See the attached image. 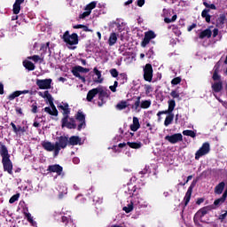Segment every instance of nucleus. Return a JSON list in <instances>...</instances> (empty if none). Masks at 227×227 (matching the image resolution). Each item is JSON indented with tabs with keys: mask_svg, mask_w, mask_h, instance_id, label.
<instances>
[{
	"mask_svg": "<svg viewBox=\"0 0 227 227\" xmlns=\"http://www.w3.org/2000/svg\"><path fill=\"white\" fill-rule=\"evenodd\" d=\"M51 47L52 46H51V42L42 43L39 50L41 58H54V55H52V51L51 50Z\"/></svg>",
	"mask_w": 227,
	"mask_h": 227,
	"instance_id": "nucleus-2",
	"label": "nucleus"
},
{
	"mask_svg": "<svg viewBox=\"0 0 227 227\" xmlns=\"http://www.w3.org/2000/svg\"><path fill=\"white\" fill-rule=\"evenodd\" d=\"M226 198H227V188L225 189V191L223 193L222 197L219 198V199H216L214 201L215 207H219L220 205H223V203H224V201H226Z\"/></svg>",
	"mask_w": 227,
	"mask_h": 227,
	"instance_id": "nucleus-25",
	"label": "nucleus"
},
{
	"mask_svg": "<svg viewBox=\"0 0 227 227\" xmlns=\"http://www.w3.org/2000/svg\"><path fill=\"white\" fill-rule=\"evenodd\" d=\"M53 152H54L53 153L54 157H58V155H59V152H61V148L55 145Z\"/></svg>",
	"mask_w": 227,
	"mask_h": 227,
	"instance_id": "nucleus-56",
	"label": "nucleus"
},
{
	"mask_svg": "<svg viewBox=\"0 0 227 227\" xmlns=\"http://www.w3.org/2000/svg\"><path fill=\"white\" fill-rule=\"evenodd\" d=\"M137 4L139 8H142V6H145V0H137Z\"/></svg>",
	"mask_w": 227,
	"mask_h": 227,
	"instance_id": "nucleus-64",
	"label": "nucleus"
},
{
	"mask_svg": "<svg viewBox=\"0 0 227 227\" xmlns=\"http://www.w3.org/2000/svg\"><path fill=\"white\" fill-rule=\"evenodd\" d=\"M2 164L4 166V171H7L9 175H13V163L10 158L2 159Z\"/></svg>",
	"mask_w": 227,
	"mask_h": 227,
	"instance_id": "nucleus-13",
	"label": "nucleus"
},
{
	"mask_svg": "<svg viewBox=\"0 0 227 227\" xmlns=\"http://www.w3.org/2000/svg\"><path fill=\"white\" fill-rule=\"evenodd\" d=\"M93 72L98 78H94V82H98L99 84L104 82V78H102V72L98 68L94 67Z\"/></svg>",
	"mask_w": 227,
	"mask_h": 227,
	"instance_id": "nucleus-29",
	"label": "nucleus"
},
{
	"mask_svg": "<svg viewBox=\"0 0 227 227\" xmlns=\"http://www.w3.org/2000/svg\"><path fill=\"white\" fill-rule=\"evenodd\" d=\"M145 55L147 58H153V56H155V53L153 52V49H150Z\"/></svg>",
	"mask_w": 227,
	"mask_h": 227,
	"instance_id": "nucleus-59",
	"label": "nucleus"
},
{
	"mask_svg": "<svg viewBox=\"0 0 227 227\" xmlns=\"http://www.w3.org/2000/svg\"><path fill=\"white\" fill-rule=\"evenodd\" d=\"M31 107V113H33V114H36V113H38V104L35 102L32 104Z\"/></svg>",
	"mask_w": 227,
	"mask_h": 227,
	"instance_id": "nucleus-51",
	"label": "nucleus"
},
{
	"mask_svg": "<svg viewBox=\"0 0 227 227\" xmlns=\"http://www.w3.org/2000/svg\"><path fill=\"white\" fill-rule=\"evenodd\" d=\"M209 13H210V9H204L201 12L202 19H205L207 24H210V20L212 19V16L209 15Z\"/></svg>",
	"mask_w": 227,
	"mask_h": 227,
	"instance_id": "nucleus-32",
	"label": "nucleus"
},
{
	"mask_svg": "<svg viewBox=\"0 0 227 227\" xmlns=\"http://www.w3.org/2000/svg\"><path fill=\"white\" fill-rule=\"evenodd\" d=\"M183 136H188L190 137H196V132L191 129H186L183 131Z\"/></svg>",
	"mask_w": 227,
	"mask_h": 227,
	"instance_id": "nucleus-43",
	"label": "nucleus"
},
{
	"mask_svg": "<svg viewBox=\"0 0 227 227\" xmlns=\"http://www.w3.org/2000/svg\"><path fill=\"white\" fill-rule=\"evenodd\" d=\"M165 140L168 141L171 145H176V143H180V141H184V136L182 133H175L171 136L167 135L165 137Z\"/></svg>",
	"mask_w": 227,
	"mask_h": 227,
	"instance_id": "nucleus-10",
	"label": "nucleus"
},
{
	"mask_svg": "<svg viewBox=\"0 0 227 227\" xmlns=\"http://www.w3.org/2000/svg\"><path fill=\"white\" fill-rule=\"evenodd\" d=\"M68 144L70 146H76L77 145H81V137H79V136H72L68 139Z\"/></svg>",
	"mask_w": 227,
	"mask_h": 227,
	"instance_id": "nucleus-26",
	"label": "nucleus"
},
{
	"mask_svg": "<svg viewBox=\"0 0 227 227\" xmlns=\"http://www.w3.org/2000/svg\"><path fill=\"white\" fill-rule=\"evenodd\" d=\"M58 109L59 111H62V115L64 121H67L70 116V106H68V103H62L57 106Z\"/></svg>",
	"mask_w": 227,
	"mask_h": 227,
	"instance_id": "nucleus-7",
	"label": "nucleus"
},
{
	"mask_svg": "<svg viewBox=\"0 0 227 227\" xmlns=\"http://www.w3.org/2000/svg\"><path fill=\"white\" fill-rule=\"evenodd\" d=\"M173 114L172 112H169V110H168H168H164V111H160V112H158V114H157V116H159V118H160V115L161 114Z\"/></svg>",
	"mask_w": 227,
	"mask_h": 227,
	"instance_id": "nucleus-54",
	"label": "nucleus"
},
{
	"mask_svg": "<svg viewBox=\"0 0 227 227\" xmlns=\"http://www.w3.org/2000/svg\"><path fill=\"white\" fill-rule=\"evenodd\" d=\"M226 215H227L226 213L222 214V215H219L218 219L221 221V223L224 222V220L226 219Z\"/></svg>",
	"mask_w": 227,
	"mask_h": 227,
	"instance_id": "nucleus-62",
	"label": "nucleus"
},
{
	"mask_svg": "<svg viewBox=\"0 0 227 227\" xmlns=\"http://www.w3.org/2000/svg\"><path fill=\"white\" fill-rule=\"evenodd\" d=\"M129 106V103L127 101H121L116 105V109L119 111H123V109H127Z\"/></svg>",
	"mask_w": 227,
	"mask_h": 227,
	"instance_id": "nucleus-38",
	"label": "nucleus"
},
{
	"mask_svg": "<svg viewBox=\"0 0 227 227\" xmlns=\"http://www.w3.org/2000/svg\"><path fill=\"white\" fill-rule=\"evenodd\" d=\"M129 128L132 132H137V130L141 129V124L139 123V119L137 117H133V123Z\"/></svg>",
	"mask_w": 227,
	"mask_h": 227,
	"instance_id": "nucleus-23",
	"label": "nucleus"
},
{
	"mask_svg": "<svg viewBox=\"0 0 227 227\" xmlns=\"http://www.w3.org/2000/svg\"><path fill=\"white\" fill-rule=\"evenodd\" d=\"M117 41H118V35H116V33H112L108 39L109 45L110 46L114 45V43H116Z\"/></svg>",
	"mask_w": 227,
	"mask_h": 227,
	"instance_id": "nucleus-36",
	"label": "nucleus"
},
{
	"mask_svg": "<svg viewBox=\"0 0 227 227\" xmlns=\"http://www.w3.org/2000/svg\"><path fill=\"white\" fill-rule=\"evenodd\" d=\"M197 26H198V25H196V23L192 24L191 26H189V27H187V31H188L189 33H191V31H192V30L194 29V27H197Z\"/></svg>",
	"mask_w": 227,
	"mask_h": 227,
	"instance_id": "nucleus-63",
	"label": "nucleus"
},
{
	"mask_svg": "<svg viewBox=\"0 0 227 227\" xmlns=\"http://www.w3.org/2000/svg\"><path fill=\"white\" fill-rule=\"evenodd\" d=\"M145 90L146 95H150V93H152L153 91L151 85H145Z\"/></svg>",
	"mask_w": 227,
	"mask_h": 227,
	"instance_id": "nucleus-57",
	"label": "nucleus"
},
{
	"mask_svg": "<svg viewBox=\"0 0 227 227\" xmlns=\"http://www.w3.org/2000/svg\"><path fill=\"white\" fill-rule=\"evenodd\" d=\"M17 97H20V92L16 90L8 96V100H15Z\"/></svg>",
	"mask_w": 227,
	"mask_h": 227,
	"instance_id": "nucleus-45",
	"label": "nucleus"
},
{
	"mask_svg": "<svg viewBox=\"0 0 227 227\" xmlns=\"http://www.w3.org/2000/svg\"><path fill=\"white\" fill-rule=\"evenodd\" d=\"M212 90L215 91V93H219L223 90V82H216L214 84H212Z\"/></svg>",
	"mask_w": 227,
	"mask_h": 227,
	"instance_id": "nucleus-33",
	"label": "nucleus"
},
{
	"mask_svg": "<svg viewBox=\"0 0 227 227\" xmlns=\"http://www.w3.org/2000/svg\"><path fill=\"white\" fill-rule=\"evenodd\" d=\"M75 120L80 122V125L77 126V130H82L86 127V115L79 110L75 114Z\"/></svg>",
	"mask_w": 227,
	"mask_h": 227,
	"instance_id": "nucleus-9",
	"label": "nucleus"
},
{
	"mask_svg": "<svg viewBox=\"0 0 227 227\" xmlns=\"http://www.w3.org/2000/svg\"><path fill=\"white\" fill-rule=\"evenodd\" d=\"M97 95H98V87L88 91L87 101L92 102L93 98H95V97H97Z\"/></svg>",
	"mask_w": 227,
	"mask_h": 227,
	"instance_id": "nucleus-22",
	"label": "nucleus"
},
{
	"mask_svg": "<svg viewBox=\"0 0 227 227\" xmlns=\"http://www.w3.org/2000/svg\"><path fill=\"white\" fill-rule=\"evenodd\" d=\"M29 209L27 207L23 211V215H25V219L31 224V226L36 227V222L33 220V216L31 215V213H28Z\"/></svg>",
	"mask_w": 227,
	"mask_h": 227,
	"instance_id": "nucleus-19",
	"label": "nucleus"
},
{
	"mask_svg": "<svg viewBox=\"0 0 227 227\" xmlns=\"http://www.w3.org/2000/svg\"><path fill=\"white\" fill-rule=\"evenodd\" d=\"M12 12L14 15H19L20 13V4H17L16 2L13 4Z\"/></svg>",
	"mask_w": 227,
	"mask_h": 227,
	"instance_id": "nucleus-44",
	"label": "nucleus"
},
{
	"mask_svg": "<svg viewBox=\"0 0 227 227\" xmlns=\"http://www.w3.org/2000/svg\"><path fill=\"white\" fill-rule=\"evenodd\" d=\"M50 106L51 107V110L55 111V113H57V116L58 114H59V112H58V108H56V106L54 105V102L50 103Z\"/></svg>",
	"mask_w": 227,
	"mask_h": 227,
	"instance_id": "nucleus-61",
	"label": "nucleus"
},
{
	"mask_svg": "<svg viewBox=\"0 0 227 227\" xmlns=\"http://www.w3.org/2000/svg\"><path fill=\"white\" fill-rule=\"evenodd\" d=\"M213 80L214 81H220L221 80V75H219V73L216 72H214L213 74Z\"/></svg>",
	"mask_w": 227,
	"mask_h": 227,
	"instance_id": "nucleus-58",
	"label": "nucleus"
},
{
	"mask_svg": "<svg viewBox=\"0 0 227 227\" xmlns=\"http://www.w3.org/2000/svg\"><path fill=\"white\" fill-rule=\"evenodd\" d=\"M39 95L43 98H47L49 104H51L52 102H54V98H52V95L49 93V90H45L44 95H43L42 92H39Z\"/></svg>",
	"mask_w": 227,
	"mask_h": 227,
	"instance_id": "nucleus-35",
	"label": "nucleus"
},
{
	"mask_svg": "<svg viewBox=\"0 0 227 227\" xmlns=\"http://www.w3.org/2000/svg\"><path fill=\"white\" fill-rule=\"evenodd\" d=\"M144 80L147 82H152L153 80V67H152V64H146L144 67Z\"/></svg>",
	"mask_w": 227,
	"mask_h": 227,
	"instance_id": "nucleus-6",
	"label": "nucleus"
},
{
	"mask_svg": "<svg viewBox=\"0 0 227 227\" xmlns=\"http://www.w3.org/2000/svg\"><path fill=\"white\" fill-rule=\"evenodd\" d=\"M170 97H172V98H178V100H181L180 93H178L177 90H172L170 92Z\"/></svg>",
	"mask_w": 227,
	"mask_h": 227,
	"instance_id": "nucleus-50",
	"label": "nucleus"
},
{
	"mask_svg": "<svg viewBox=\"0 0 227 227\" xmlns=\"http://www.w3.org/2000/svg\"><path fill=\"white\" fill-rule=\"evenodd\" d=\"M212 37V30L210 28H207L201 31L199 35V38L203 40L204 38H211Z\"/></svg>",
	"mask_w": 227,
	"mask_h": 227,
	"instance_id": "nucleus-27",
	"label": "nucleus"
},
{
	"mask_svg": "<svg viewBox=\"0 0 227 227\" xmlns=\"http://www.w3.org/2000/svg\"><path fill=\"white\" fill-rule=\"evenodd\" d=\"M94 8H97V2H91V3L88 4L85 6V11L90 12V13H91V10H94Z\"/></svg>",
	"mask_w": 227,
	"mask_h": 227,
	"instance_id": "nucleus-41",
	"label": "nucleus"
},
{
	"mask_svg": "<svg viewBox=\"0 0 227 227\" xmlns=\"http://www.w3.org/2000/svg\"><path fill=\"white\" fill-rule=\"evenodd\" d=\"M203 4L206 8H209L210 10H217V7H215V4H208L207 0H203Z\"/></svg>",
	"mask_w": 227,
	"mask_h": 227,
	"instance_id": "nucleus-47",
	"label": "nucleus"
},
{
	"mask_svg": "<svg viewBox=\"0 0 227 227\" xmlns=\"http://www.w3.org/2000/svg\"><path fill=\"white\" fill-rule=\"evenodd\" d=\"M139 106L141 109H148L150 106H152L151 100H144L141 102V96L137 97V100L135 101L134 105L131 106V109H135L137 111L139 109Z\"/></svg>",
	"mask_w": 227,
	"mask_h": 227,
	"instance_id": "nucleus-4",
	"label": "nucleus"
},
{
	"mask_svg": "<svg viewBox=\"0 0 227 227\" xmlns=\"http://www.w3.org/2000/svg\"><path fill=\"white\" fill-rule=\"evenodd\" d=\"M90 72V68L82 67L81 66H76L73 67L72 74L74 75V77H79V74H88Z\"/></svg>",
	"mask_w": 227,
	"mask_h": 227,
	"instance_id": "nucleus-17",
	"label": "nucleus"
},
{
	"mask_svg": "<svg viewBox=\"0 0 227 227\" xmlns=\"http://www.w3.org/2000/svg\"><path fill=\"white\" fill-rule=\"evenodd\" d=\"M224 187H226V184L224 182L219 183L215 187V194H223V191H224Z\"/></svg>",
	"mask_w": 227,
	"mask_h": 227,
	"instance_id": "nucleus-31",
	"label": "nucleus"
},
{
	"mask_svg": "<svg viewBox=\"0 0 227 227\" xmlns=\"http://www.w3.org/2000/svg\"><path fill=\"white\" fill-rule=\"evenodd\" d=\"M127 145L129 148H133V150H139L143 146L141 142H127Z\"/></svg>",
	"mask_w": 227,
	"mask_h": 227,
	"instance_id": "nucleus-34",
	"label": "nucleus"
},
{
	"mask_svg": "<svg viewBox=\"0 0 227 227\" xmlns=\"http://www.w3.org/2000/svg\"><path fill=\"white\" fill-rule=\"evenodd\" d=\"M91 15L90 11H85L82 14L79 15V19H86V17H90Z\"/></svg>",
	"mask_w": 227,
	"mask_h": 227,
	"instance_id": "nucleus-52",
	"label": "nucleus"
},
{
	"mask_svg": "<svg viewBox=\"0 0 227 227\" xmlns=\"http://www.w3.org/2000/svg\"><path fill=\"white\" fill-rule=\"evenodd\" d=\"M36 86H38L39 90H51V84H52V79H37L35 82Z\"/></svg>",
	"mask_w": 227,
	"mask_h": 227,
	"instance_id": "nucleus-11",
	"label": "nucleus"
},
{
	"mask_svg": "<svg viewBox=\"0 0 227 227\" xmlns=\"http://www.w3.org/2000/svg\"><path fill=\"white\" fill-rule=\"evenodd\" d=\"M122 210L124 212H126V214H130V212H132V210H134V203L131 202V203L128 204V206L124 207L122 208Z\"/></svg>",
	"mask_w": 227,
	"mask_h": 227,
	"instance_id": "nucleus-42",
	"label": "nucleus"
},
{
	"mask_svg": "<svg viewBox=\"0 0 227 227\" xmlns=\"http://www.w3.org/2000/svg\"><path fill=\"white\" fill-rule=\"evenodd\" d=\"M62 40L67 45H77L79 43V35L76 33L70 35V32L67 30L62 36Z\"/></svg>",
	"mask_w": 227,
	"mask_h": 227,
	"instance_id": "nucleus-1",
	"label": "nucleus"
},
{
	"mask_svg": "<svg viewBox=\"0 0 227 227\" xmlns=\"http://www.w3.org/2000/svg\"><path fill=\"white\" fill-rule=\"evenodd\" d=\"M157 35L153 30H149L147 32H145V36L143 41L141 42V47H146L153 38H156Z\"/></svg>",
	"mask_w": 227,
	"mask_h": 227,
	"instance_id": "nucleus-8",
	"label": "nucleus"
},
{
	"mask_svg": "<svg viewBox=\"0 0 227 227\" xmlns=\"http://www.w3.org/2000/svg\"><path fill=\"white\" fill-rule=\"evenodd\" d=\"M48 173H56L58 176H61L63 168L59 164L49 165L47 168Z\"/></svg>",
	"mask_w": 227,
	"mask_h": 227,
	"instance_id": "nucleus-16",
	"label": "nucleus"
},
{
	"mask_svg": "<svg viewBox=\"0 0 227 227\" xmlns=\"http://www.w3.org/2000/svg\"><path fill=\"white\" fill-rule=\"evenodd\" d=\"M77 129V124L75 123V119H74L73 117H69L68 119H66V121H64V119H61V128L62 129Z\"/></svg>",
	"mask_w": 227,
	"mask_h": 227,
	"instance_id": "nucleus-12",
	"label": "nucleus"
},
{
	"mask_svg": "<svg viewBox=\"0 0 227 227\" xmlns=\"http://www.w3.org/2000/svg\"><path fill=\"white\" fill-rule=\"evenodd\" d=\"M168 111L172 112L175 111V107L176 106V102L175 101V99H170L168 102Z\"/></svg>",
	"mask_w": 227,
	"mask_h": 227,
	"instance_id": "nucleus-40",
	"label": "nucleus"
},
{
	"mask_svg": "<svg viewBox=\"0 0 227 227\" xmlns=\"http://www.w3.org/2000/svg\"><path fill=\"white\" fill-rule=\"evenodd\" d=\"M0 155L2 159L10 158V153H8V147H6V145L3 142H0Z\"/></svg>",
	"mask_w": 227,
	"mask_h": 227,
	"instance_id": "nucleus-18",
	"label": "nucleus"
},
{
	"mask_svg": "<svg viewBox=\"0 0 227 227\" xmlns=\"http://www.w3.org/2000/svg\"><path fill=\"white\" fill-rule=\"evenodd\" d=\"M61 223H63L65 227H75L70 216H61Z\"/></svg>",
	"mask_w": 227,
	"mask_h": 227,
	"instance_id": "nucleus-24",
	"label": "nucleus"
},
{
	"mask_svg": "<svg viewBox=\"0 0 227 227\" xmlns=\"http://www.w3.org/2000/svg\"><path fill=\"white\" fill-rule=\"evenodd\" d=\"M19 198H20V194L17 193L14 194L12 197H11V199L9 200V203H15V201H19Z\"/></svg>",
	"mask_w": 227,
	"mask_h": 227,
	"instance_id": "nucleus-49",
	"label": "nucleus"
},
{
	"mask_svg": "<svg viewBox=\"0 0 227 227\" xmlns=\"http://www.w3.org/2000/svg\"><path fill=\"white\" fill-rule=\"evenodd\" d=\"M11 127H12V130L14 134H20V132L22 131V127L17 126L13 122H11Z\"/></svg>",
	"mask_w": 227,
	"mask_h": 227,
	"instance_id": "nucleus-39",
	"label": "nucleus"
},
{
	"mask_svg": "<svg viewBox=\"0 0 227 227\" xmlns=\"http://www.w3.org/2000/svg\"><path fill=\"white\" fill-rule=\"evenodd\" d=\"M181 82H182V78L180 76L176 77V78L172 79V81H171L172 86H176L177 84H180Z\"/></svg>",
	"mask_w": 227,
	"mask_h": 227,
	"instance_id": "nucleus-48",
	"label": "nucleus"
},
{
	"mask_svg": "<svg viewBox=\"0 0 227 227\" xmlns=\"http://www.w3.org/2000/svg\"><path fill=\"white\" fill-rule=\"evenodd\" d=\"M200 219H201V217L196 216V214H195V215H194V217H193V223H195V224H196L197 226H200Z\"/></svg>",
	"mask_w": 227,
	"mask_h": 227,
	"instance_id": "nucleus-60",
	"label": "nucleus"
},
{
	"mask_svg": "<svg viewBox=\"0 0 227 227\" xmlns=\"http://www.w3.org/2000/svg\"><path fill=\"white\" fill-rule=\"evenodd\" d=\"M194 187H196V181L192 182L185 193V196L184 198V207H187V205H189V201H191V196H192V190L194 189Z\"/></svg>",
	"mask_w": 227,
	"mask_h": 227,
	"instance_id": "nucleus-14",
	"label": "nucleus"
},
{
	"mask_svg": "<svg viewBox=\"0 0 227 227\" xmlns=\"http://www.w3.org/2000/svg\"><path fill=\"white\" fill-rule=\"evenodd\" d=\"M210 153V144L205 142L201 147L195 153V160H200L203 155H207Z\"/></svg>",
	"mask_w": 227,
	"mask_h": 227,
	"instance_id": "nucleus-5",
	"label": "nucleus"
},
{
	"mask_svg": "<svg viewBox=\"0 0 227 227\" xmlns=\"http://www.w3.org/2000/svg\"><path fill=\"white\" fill-rule=\"evenodd\" d=\"M173 120H175V114H168L164 121L165 127H168V125H171V123H173Z\"/></svg>",
	"mask_w": 227,
	"mask_h": 227,
	"instance_id": "nucleus-37",
	"label": "nucleus"
},
{
	"mask_svg": "<svg viewBox=\"0 0 227 227\" xmlns=\"http://www.w3.org/2000/svg\"><path fill=\"white\" fill-rule=\"evenodd\" d=\"M98 107H102L104 104H106V98H109V96L111 95V91L108 90H104L102 87H98Z\"/></svg>",
	"mask_w": 227,
	"mask_h": 227,
	"instance_id": "nucleus-3",
	"label": "nucleus"
},
{
	"mask_svg": "<svg viewBox=\"0 0 227 227\" xmlns=\"http://www.w3.org/2000/svg\"><path fill=\"white\" fill-rule=\"evenodd\" d=\"M210 210V207H201L197 213H196V217H200V219H203L207 214H208Z\"/></svg>",
	"mask_w": 227,
	"mask_h": 227,
	"instance_id": "nucleus-28",
	"label": "nucleus"
},
{
	"mask_svg": "<svg viewBox=\"0 0 227 227\" xmlns=\"http://www.w3.org/2000/svg\"><path fill=\"white\" fill-rule=\"evenodd\" d=\"M110 74H111L112 77H114V78L118 77V75L120 74L116 68L110 69Z\"/></svg>",
	"mask_w": 227,
	"mask_h": 227,
	"instance_id": "nucleus-53",
	"label": "nucleus"
},
{
	"mask_svg": "<svg viewBox=\"0 0 227 227\" xmlns=\"http://www.w3.org/2000/svg\"><path fill=\"white\" fill-rule=\"evenodd\" d=\"M226 20V14H220V16L216 20V27H218L219 29H223V27H224Z\"/></svg>",
	"mask_w": 227,
	"mask_h": 227,
	"instance_id": "nucleus-21",
	"label": "nucleus"
},
{
	"mask_svg": "<svg viewBox=\"0 0 227 227\" xmlns=\"http://www.w3.org/2000/svg\"><path fill=\"white\" fill-rule=\"evenodd\" d=\"M34 63H43V58H29Z\"/></svg>",
	"mask_w": 227,
	"mask_h": 227,
	"instance_id": "nucleus-55",
	"label": "nucleus"
},
{
	"mask_svg": "<svg viewBox=\"0 0 227 227\" xmlns=\"http://www.w3.org/2000/svg\"><path fill=\"white\" fill-rule=\"evenodd\" d=\"M44 113H47L51 116H58L57 112L51 109L49 106L44 107Z\"/></svg>",
	"mask_w": 227,
	"mask_h": 227,
	"instance_id": "nucleus-46",
	"label": "nucleus"
},
{
	"mask_svg": "<svg viewBox=\"0 0 227 227\" xmlns=\"http://www.w3.org/2000/svg\"><path fill=\"white\" fill-rule=\"evenodd\" d=\"M42 146H43V150H45L46 152H54L56 144H52V142H49V141H43Z\"/></svg>",
	"mask_w": 227,
	"mask_h": 227,
	"instance_id": "nucleus-20",
	"label": "nucleus"
},
{
	"mask_svg": "<svg viewBox=\"0 0 227 227\" xmlns=\"http://www.w3.org/2000/svg\"><path fill=\"white\" fill-rule=\"evenodd\" d=\"M23 67L26 68V70H28V72H33V70L35 68V64L27 59L23 61Z\"/></svg>",
	"mask_w": 227,
	"mask_h": 227,
	"instance_id": "nucleus-30",
	"label": "nucleus"
},
{
	"mask_svg": "<svg viewBox=\"0 0 227 227\" xmlns=\"http://www.w3.org/2000/svg\"><path fill=\"white\" fill-rule=\"evenodd\" d=\"M68 137L67 136H60L58 137V142L55 143V146L65 150L67 146H68Z\"/></svg>",
	"mask_w": 227,
	"mask_h": 227,
	"instance_id": "nucleus-15",
	"label": "nucleus"
}]
</instances>
